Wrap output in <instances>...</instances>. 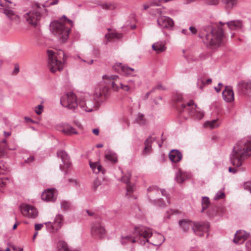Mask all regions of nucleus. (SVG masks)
I'll use <instances>...</instances> for the list:
<instances>
[{
  "instance_id": "7",
  "label": "nucleus",
  "mask_w": 251,
  "mask_h": 251,
  "mask_svg": "<svg viewBox=\"0 0 251 251\" xmlns=\"http://www.w3.org/2000/svg\"><path fill=\"white\" fill-rule=\"evenodd\" d=\"M102 78L106 80L105 82L111 85L112 89L115 91H118L120 89L128 92H131L133 90V85H130L126 83H123L119 77L117 75H103Z\"/></svg>"
},
{
  "instance_id": "60",
  "label": "nucleus",
  "mask_w": 251,
  "mask_h": 251,
  "mask_svg": "<svg viewBox=\"0 0 251 251\" xmlns=\"http://www.w3.org/2000/svg\"><path fill=\"white\" fill-rule=\"evenodd\" d=\"M126 84H128V85H133V89L134 90L135 89V82H134V81H133V80H132L131 79L128 80L126 82Z\"/></svg>"
},
{
  "instance_id": "24",
  "label": "nucleus",
  "mask_w": 251,
  "mask_h": 251,
  "mask_svg": "<svg viewBox=\"0 0 251 251\" xmlns=\"http://www.w3.org/2000/svg\"><path fill=\"white\" fill-rule=\"evenodd\" d=\"M231 30L241 29L243 26V24L241 20H232L226 23Z\"/></svg>"
},
{
  "instance_id": "47",
  "label": "nucleus",
  "mask_w": 251,
  "mask_h": 251,
  "mask_svg": "<svg viewBox=\"0 0 251 251\" xmlns=\"http://www.w3.org/2000/svg\"><path fill=\"white\" fill-rule=\"evenodd\" d=\"M101 184V181L99 179H96L93 182V188L96 190L97 188Z\"/></svg>"
},
{
  "instance_id": "33",
  "label": "nucleus",
  "mask_w": 251,
  "mask_h": 251,
  "mask_svg": "<svg viewBox=\"0 0 251 251\" xmlns=\"http://www.w3.org/2000/svg\"><path fill=\"white\" fill-rule=\"evenodd\" d=\"M225 7L231 9L237 5V0H222Z\"/></svg>"
},
{
  "instance_id": "46",
  "label": "nucleus",
  "mask_w": 251,
  "mask_h": 251,
  "mask_svg": "<svg viewBox=\"0 0 251 251\" xmlns=\"http://www.w3.org/2000/svg\"><path fill=\"white\" fill-rule=\"evenodd\" d=\"M243 187L244 189L249 191L251 193V181H248L244 182Z\"/></svg>"
},
{
  "instance_id": "48",
  "label": "nucleus",
  "mask_w": 251,
  "mask_h": 251,
  "mask_svg": "<svg viewBox=\"0 0 251 251\" xmlns=\"http://www.w3.org/2000/svg\"><path fill=\"white\" fill-rule=\"evenodd\" d=\"M44 106L40 104L38 105L37 107H36L35 112L37 115H40L42 113L43 111Z\"/></svg>"
},
{
  "instance_id": "31",
  "label": "nucleus",
  "mask_w": 251,
  "mask_h": 251,
  "mask_svg": "<svg viewBox=\"0 0 251 251\" xmlns=\"http://www.w3.org/2000/svg\"><path fill=\"white\" fill-rule=\"evenodd\" d=\"M220 124L221 123L219 122V120L217 119L209 121H206L204 123V126L210 129H214L218 127Z\"/></svg>"
},
{
  "instance_id": "64",
  "label": "nucleus",
  "mask_w": 251,
  "mask_h": 251,
  "mask_svg": "<svg viewBox=\"0 0 251 251\" xmlns=\"http://www.w3.org/2000/svg\"><path fill=\"white\" fill-rule=\"evenodd\" d=\"M151 6L150 5V3L148 1L147 3L143 4V8L145 10H147L148 8L151 7Z\"/></svg>"
},
{
  "instance_id": "34",
  "label": "nucleus",
  "mask_w": 251,
  "mask_h": 251,
  "mask_svg": "<svg viewBox=\"0 0 251 251\" xmlns=\"http://www.w3.org/2000/svg\"><path fill=\"white\" fill-rule=\"evenodd\" d=\"M187 178L186 174L182 172L181 171L179 170L176 175V179L178 183H181L184 181Z\"/></svg>"
},
{
  "instance_id": "55",
  "label": "nucleus",
  "mask_w": 251,
  "mask_h": 251,
  "mask_svg": "<svg viewBox=\"0 0 251 251\" xmlns=\"http://www.w3.org/2000/svg\"><path fill=\"white\" fill-rule=\"evenodd\" d=\"M34 157L33 156H30L28 158L25 160V162L26 163H29L34 161Z\"/></svg>"
},
{
  "instance_id": "30",
  "label": "nucleus",
  "mask_w": 251,
  "mask_h": 251,
  "mask_svg": "<svg viewBox=\"0 0 251 251\" xmlns=\"http://www.w3.org/2000/svg\"><path fill=\"white\" fill-rule=\"evenodd\" d=\"M194 223L190 221L185 220L179 221V225L184 231H187L190 227L193 228Z\"/></svg>"
},
{
  "instance_id": "21",
  "label": "nucleus",
  "mask_w": 251,
  "mask_h": 251,
  "mask_svg": "<svg viewBox=\"0 0 251 251\" xmlns=\"http://www.w3.org/2000/svg\"><path fill=\"white\" fill-rule=\"evenodd\" d=\"M156 140V138L151 136L149 137L145 141V147L142 152L143 155H146L150 153L152 151L151 145L153 141Z\"/></svg>"
},
{
  "instance_id": "16",
  "label": "nucleus",
  "mask_w": 251,
  "mask_h": 251,
  "mask_svg": "<svg viewBox=\"0 0 251 251\" xmlns=\"http://www.w3.org/2000/svg\"><path fill=\"white\" fill-rule=\"evenodd\" d=\"M113 68L117 73L126 76L132 75L134 71V69L123 65L120 63H116Z\"/></svg>"
},
{
  "instance_id": "12",
  "label": "nucleus",
  "mask_w": 251,
  "mask_h": 251,
  "mask_svg": "<svg viewBox=\"0 0 251 251\" xmlns=\"http://www.w3.org/2000/svg\"><path fill=\"white\" fill-rule=\"evenodd\" d=\"M157 195L159 194V190L156 186H153L150 187L148 189V197L151 201H153L154 203L158 205L160 207L165 206V203L162 202L161 199H156L153 195Z\"/></svg>"
},
{
  "instance_id": "53",
  "label": "nucleus",
  "mask_w": 251,
  "mask_h": 251,
  "mask_svg": "<svg viewBox=\"0 0 251 251\" xmlns=\"http://www.w3.org/2000/svg\"><path fill=\"white\" fill-rule=\"evenodd\" d=\"M8 180L7 178L0 179V187H3L6 185V181Z\"/></svg>"
},
{
  "instance_id": "4",
  "label": "nucleus",
  "mask_w": 251,
  "mask_h": 251,
  "mask_svg": "<svg viewBox=\"0 0 251 251\" xmlns=\"http://www.w3.org/2000/svg\"><path fill=\"white\" fill-rule=\"evenodd\" d=\"M132 236H122L121 243L126 245L129 243H135L139 242L141 245H144L149 242V238L152 235V229L144 226H135Z\"/></svg>"
},
{
  "instance_id": "57",
  "label": "nucleus",
  "mask_w": 251,
  "mask_h": 251,
  "mask_svg": "<svg viewBox=\"0 0 251 251\" xmlns=\"http://www.w3.org/2000/svg\"><path fill=\"white\" fill-rule=\"evenodd\" d=\"M43 226V224H37L35 225V229L36 230H40L42 227Z\"/></svg>"
},
{
  "instance_id": "26",
  "label": "nucleus",
  "mask_w": 251,
  "mask_h": 251,
  "mask_svg": "<svg viewBox=\"0 0 251 251\" xmlns=\"http://www.w3.org/2000/svg\"><path fill=\"white\" fill-rule=\"evenodd\" d=\"M170 159L174 162H179L182 157V153L177 150H173L169 154Z\"/></svg>"
},
{
  "instance_id": "42",
  "label": "nucleus",
  "mask_w": 251,
  "mask_h": 251,
  "mask_svg": "<svg viewBox=\"0 0 251 251\" xmlns=\"http://www.w3.org/2000/svg\"><path fill=\"white\" fill-rule=\"evenodd\" d=\"M71 204L69 201H63L61 202V207L64 211L68 210L70 209Z\"/></svg>"
},
{
  "instance_id": "56",
  "label": "nucleus",
  "mask_w": 251,
  "mask_h": 251,
  "mask_svg": "<svg viewBox=\"0 0 251 251\" xmlns=\"http://www.w3.org/2000/svg\"><path fill=\"white\" fill-rule=\"evenodd\" d=\"M246 247L248 251H251V240H249L246 243Z\"/></svg>"
},
{
  "instance_id": "9",
  "label": "nucleus",
  "mask_w": 251,
  "mask_h": 251,
  "mask_svg": "<svg viewBox=\"0 0 251 251\" xmlns=\"http://www.w3.org/2000/svg\"><path fill=\"white\" fill-rule=\"evenodd\" d=\"M60 103L63 106L72 110L75 109L79 106L76 97L73 92H68L62 96L60 99Z\"/></svg>"
},
{
  "instance_id": "8",
  "label": "nucleus",
  "mask_w": 251,
  "mask_h": 251,
  "mask_svg": "<svg viewBox=\"0 0 251 251\" xmlns=\"http://www.w3.org/2000/svg\"><path fill=\"white\" fill-rule=\"evenodd\" d=\"M176 107L177 109L179 110L180 112H182L185 109L187 108L191 116H193L199 120L201 119L204 116V113L202 111L199 110V108L197 107V105L194 104V102L193 100H191L189 101L186 105L182 103L180 105V107L178 104H177Z\"/></svg>"
},
{
  "instance_id": "14",
  "label": "nucleus",
  "mask_w": 251,
  "mask_h": 251,
  "mask_svg": "<svg viewBox=\"0 0 251 251\" xmlns=\"http://www.w3.org/2000/svg\"><path fill=\"white\" fill-rule=\"evenodd\" d=\"M158 25L163 29H172L174 22L171 18L167 16H160L157 20Z\"/></svg>"
},
{
  "instance_id": "63",
  "label": "nucleus",
  "mask_w": 251,
  "mask_h": 251,
  "mask_svg": "<svg viewBox=\"0 0 251 251\" xmlns=\"http://www.w3.org/2000/svg\"><path fill=\"white\" fill-rule=\"evenodd\" d=\"M5 153V148L1 149L0 148V158L3 156Z\"/></svg>"
},
{
  "instance_id": "58",
  "label": "nucleus",
  "mask_w": 251,
  "mask_h": 251,
  "mask_svg": "<svg viewBox=\"0 0 251 251\" xmlns=\"http://www.w3.org/2000/svg\"><path fill=\"white\" fill-rule=\"evenodd\" d=\"M189 30L193 34H195L197 32V29L194 26H190L189 27Z\"/></svg>"
},
{
  "instance_id": "54",
  "label": "nucleus",
  "mask_w": 251,
  "mask_h": 251,
  "mask_svg": "<svg viewBox=\"0 0 251 251\" xmlns=\"http://www.w3.org/2000/svg\"><path fill=\"white\" fill-rule=\"evenodd\" d=\"M153 88H155V90L156 89L163 90H166V89L164 87H163L161 84H157L155 87H153Z\"/></svg>"
},
{
  "instance_id": "41",
  "label": "nucleus",
  "mask_w": 251,
  "mask_h": 251,
  "mask_svg": "<svg viewBox=\"0 0 251 251\" xmlns=\"http://www.w3.org/2000/svg\"><path fill=\"white\" fill-rule=\"evenodd\" d=\"M105 158L112 162L115 163L117 161V158L115 154L109 153L105 155Z\"/></svg>"
},
{
  "instance_id": "19",
  "label": "nucleus",
  "mask_w": 251,
  "mask_h": 251,
  "mask_svg": "<svg viewBox=\"0 0 251 251\" xmlns=\"http://www.w3.org/2000/svg\"><path fill=\"white\" fill-rule=\"evenodd\" d=\"M131 174L129 172L124 175L122 178L121 181L126 183V195H130L134 190V184H131L130 182V179L131 178Z\"/></svg>"
},
{
  "instance_id": "13",
  "label": "nucleus",
  "mask_w": 251,
  "mask_h": 251,
  "mask_svg": "<svg viewBox=\"0 0 251 251\" xmlns=\"http://www.w3.org/2000/svg\"><path fill=\"white\" fill-rule=\"evenodd\" d=\"M20 210L22 214L26 217L35 218L38 214L37 209L33 206L29 204H25L20 206Z\"/></svg>"
},
{
  "instance_id": "6",
  "label": "nucleus",
  "mask_w": 251,
  "mask_h": 251,
  "mask_svg": "<svg viewBox=\"0 0 251 251\" xmlns=\"http://www.w3.org/2000/svg\"><path fill=\"white\" fill-rule=\"evenodd\" d=\"M50 25L52 34L60 42L62 43L66 42L68 39L71 31V27H67L65 24L58 21H54L51 23Z\"/></svg>"
},
{
  "instance_id": "38",
  "label": "nucleus",
  "mask_w": 251,
  "mask_h": 251,
  "mask_svg": "<svg viewBox=\"0 0 251 251\" xmlns=\"http://www.w3.org/2000/svg\"><path fill=\"white\" fill-rule=\"evenodd\" d=\"M156 240L154 241L152 244L154 246H160L165 241L164 237L161 234L157 233L156 235Z\"/></svg>"
},
{
  "instance_id": "29",
  "label": "nucleus",
  "mask_w": 251,
  "mask_h": 251,
  "mask_svg": "<svg viewBox=\"0 0 251 251\" xmlns=\"http://www.w3.org/2000/svg\"><path fill=\"white\" fill-rule=\"evenodd\" d=\"M57 249L58 251H79L77 250H71L68 244L63 240H60L57 243Z\"/></svg>"
},
{
  "instance_id": "1",
  "label": "nucleus",
  "mask_w": 251,
  "mask_h": 251,
  "mask_svg": "<svg viewBox=\"0 0 251 251\" xmlns=\"http://www.w3.org/2000/svg\"><path fill=\"white\" fill-rule=\"evenodd\" d=\"M251 155V145L247 140H241L234 147L230 156L231 163L236 167L242 166L243 161Z\"/></svg>"
},
{
  "instance_id": "37",
  "label": "nucleus",
  "mask_w": 251,
  "mask_h": 251,
  "mask_svg": "<svg viewBox=\"0 0 251 251\" xmlns=\"http://www.w3.org/2000/svg\"><path fill=\"white\" fill-rule=\"evenodd\" d=\"M210 202L208 197H202L201 200V212H203L210 205Z\"/></svg>"
},
{
  "instance_id": "17",
  "label": "nucleus",
  "mask_w": 251,
  "mask_h": 251,
  "mask_svg": "<svg viewBox=\"0 0 251 251\" xmlns=\"http://www.w3.org/2000/svg\"><path fill=\"white\" fill-rule=\"evenodd\" d=\"M209 225L206 223H194L193 226L194 232L199 236H202L205 231L207 230Z\"/></svg>"
},
{
  "instance_id": "10",
  "label": "nucleus",
  "mask_w": 251,
  "mask_h": 251,
  "mask_svg": "<svg viewBox=\"0 0 251 251\" xmlns=\"http://www.w3.org/2000/svg\"><path fill=\"white\" fill-rule=\"evenodd\" d=\"M63 216L61 214H57L53 223L50 222L45 223L47 229L50 233H54L58 231L62 226Z\"/></svg>"
},
{
  "instance_id": "61",
  "label": "nucleus",
  "mask_w": 251,
  "mask_h": 251,
  "mask_svg": "<svg viewBox=\"0 0 251 251\" xmlns=\"http://www.w3.org/2000/svg\"><path fill=\"white\" fill-rule=\"evenodd\" d=\"M69 182L70 183H74L75 186H77L79 184V182L76 179H69Z\"/></svg>"
},
{
  "instance_id": "2",
  "label": "nucleus",
  "mask_w": 251,
  "mask_h": 251,
  "mask_svg": "<svg viewBox=\"0 0 251 251\" xmlns=\"http://www.w3.org/2000/svg\"><path fill=\"white\" fill-rule=\"evenodd\" d=\"M58 0H52L49 4L46 3L35 2L31 4L30 9L24 15L27 23L34 26H36L42 16L47 13L46 7L57 4Z\"/></svg>"
},
{
  "instance_id": "23",
  "label": "nucleus",
  "mask_w": 251,
  "mask_h": 251,
  "mask_svg": "<svg viewBox=\"0 0 251 251\" xmlns=\"http://www.w3.org/2000/svg\"><path fill=\"white\" fill-rule=\"evenodd\" d=\"M224 100L226 102H231L234 99V93L232 89L226 86L224 91L222 93Z\"/></svg>"
},
{
  "instance_id": "22",
  "label": "nucleus",
  "mask_w": 251,
  "mask_h": 251,
  "mask_svg": "<svg viewBox=\"0 0 251 251\" xmlns=\"http://www.w3.org/2000/svg\"><path fill=\"white\" fill-rule=\"evenodd\" d=\"M41 197L43 200L46 201H54L56 199L53 189L45 190L43 192Z\"/></svg>"
},
{
  "instance_id": "11",
  "label": "nucleus",
  "mask_w": 251,
  "mask_h": 251,
  "mask_svg": "<svg viewBox=\"0 0 251 251\" xmlns=\"http://www.w3.org/2000/svg\"><path fill=\"white\" fill-rule=\"evenodd\" d=\"M108 91V88L105 86H99L95 88L93 98L98 105H100L105 100Z\"/></svg>"
},
{
  "instance_id": "28",
  "label": "nucleus",
  "mask_w": 251,
  "mask_h": 251,
  "mask_svg": "<svg viewBox=\"0 0 251 251\" xmlns=\"http://www.w3.org/2000/svg\"><path fill=\"white\" fill-rule=\"evenodd\" d=\"M57 156L61 159L64 165H67V167L70 166L69 157L66 151L63 150L59 151H57Z\"/></svg>"
},
{
  "instance_id": "32",
  "label": "nucleus",
  "mask_w": 251,
  "mask_h": 251,
  "mask_svg": "<svg viewBox=\"0 0 251 251\" xmlns=\"http://www.w3.org/2000/svg\"><path fill=\"white\" fill-rule=\"evenodd\" d=\"M90 166L91 169L93 170L94 173L98 174L101 172L102 174H104V170L102 169L101 165L99 162L95 163L90 162Z\"/></svg>"
},
{
  "instance_id": "18",
  "label": "nucleus",
  "mask_w": 251,
  "mask_h": 251,
  "mask_svg": "<svg viewBox=\"0 0 251 251\" xmlns=\"http://www.w3.org/2000/svg\"><path fill=\"white\" fill-rule=\"evenodd\" d=\"M97 103H94L91 100H82L79 102V106L86 112H91L94 110L95 106H99Z\"/></svg>"
},
{
  "instance_id": "49",
  "label": "nucleus",
  "mask_w": 251,
  "mask_h": 251,
  "mask_svg": "<svg viewBox=\"0 0 251 251\" xmlns=\"http://www.w3.org/2000/svg\"><path fill=\"white\" fill-rule=\"evenodd\" d=\"M225 196V194L223 192L221 191H219L215 196L214 200H217L220 199H222Z\"/></svg>"
},
{
  "instance_id": "36",
  "label": "nucleus",
  "mask_w": 251,
  "mask_h": 251,
  "mask_svg": "<svg viewBox=\"0 0 251 251\" xmlns=\"http://www.w3.org/2000/svg\"><path fill=\"white\" fill-rule=\"evenodd\" d=\"M123 37V34L121 33H118L117 32H111L108 34L105 35V38L107 40L110 41L113 39H121Z\"/></svg>"
},
{
  "instance_id": "59",
  "label": "nucleus",
  "mask_w": 251,
  "mask_h": 251,
  "mask_svg": "<svg viewBox=\"0 0 251 251\" xmlns=\"http://www.w3.org/2000/svg\"><path fill=\"white\" fill-rule=\"evenodd\" d=\"M161 191V193L162 194V195L163 196H166V198L167 199V202L168 203V204L170 203V201L169 200V198H168V195H167L166 193V191L164 189H162L160 190Z\"/></svg>"
},
{
  "instance_id": "35",
  "label": "nucleus",
  "mask_w": 251,
  "mask_h": 251,
  "mask_svg": "<svg viewBox=\"0 0 251 251\" xmlns=\"http://www.w3.org/2000/svg\"><path fill=\"white\" fill-rule=\"evenodd\" d=\"M62 132L66 135L77 134V132L75 130V129L72 126H67L66 127H64L63 129L62 130Z\"/></svg>"
},
{
  "instance_id": "5",
  "label": "nucleus",
  "mask_w": 251,
  "mask_h": 251,
  "mask_svg": "<svg viewBox=\"0 0 251 251\" xmlns=\"http://www.w3.org/2000/svg\"><path fill=\"white\" fill-rule=\"evenodd\" d=\"M47 52L48 67L50 71L52 73H54L57 71H62L67 59V56L65 55L64 51L59 50L54 51L52 50H48Z\"/></svg>"
},
{
  "instance_id": "39",
  "label": "nucleus",
  "mask_w": 251,
  "mask_h": 251,
  "mask_svg": "<svg viewBox=\"0 0 251 251\" xmlns=\"http://www.w3.org/2000/svg\"><path fill=\"white\" fill-rule=\"evenodd\" d=\"M212 82V79L211 78L207 79L205 82L201 78H199L197 80V85L199 88L201 89H202L203 86L206 84H209Z\"/></svg>"
},
{
  "instance_id": "40",
  "label": "nucleus",
  "mask_w": 251,
  "mask_h": 251,
  "mask_svg": "<svg viewBox=\"0 0 251 251\" xmlns=\"http://www.w3.org/2000/svg\"><path fill=\"white\" fill-rule=\"evenodd\" d=\"M101 7L105 10H111L115 8V4L111 3L104 2L100 4Z\"/></svg>"
},
{
  "instance_id": "27",
  "label": "nucleus",
  "mask_w": 251,
  "mask_h": 251,
  "mask_svg": "<svg viewBox=\"0 0 251 251\" xmlns=\"http://www.w3.org/2000/svg\"><path fill=\"white\" fill-rule=\"evenodd\" d=\"M152 49L157 53H160L166 50V47L163 42H157L152 45Z\"/></svg>"
},
{
  "instance_id": "50",
  "label": "nucleus",
  "mask_w": 251,
  "mask_h": 251,
  "mask_svg": "<svg viewBox=\"0 0 251 251\" xmlns=\"http://www.w3.org/2000/svg\"><path fill=\"white\" fill-rule=\"evenodd\" d=\"M206 2L208 5H215L218 4L219 0H206Z\"/></svg>"
},
{
  "instance_id": "52",
  "label": "nucleus",
  "mask_w": 251,
  "mask_h": 251,
  "mask_svg": "<svg viewBox=\"0 0 251 251\" xmlns=\"http://www.w3.org/2000/svg\"><path fill=\"white\" fill-rule=\"evenodd\" d=\"M8 245L12 249V250L14 251H23V248L16 247L14 245H10L9 244H8Z\"/></svg>"
},
{
  "instance_id": "15",
  "label": "nucleus",
  "mask_w": 251,
  "mask_h": 251,
  "mask_svg": "<svg viewBox=\"0 0 251 251\" xmlns=\"http://www.w3.org/2000/svg\"><path fill=\"white\" fill-rule=\"evenodd\" d=\"M91 234L95 238L101 239L105 235V230L100 223H96L92 226Z\"/></svg>"
},
{
  "instance_id": "51",
  "label": "nucleus",
  "mask_w": 251,
  "mask_h": 251,
  "mask_svg": "<svg viewBox=\"0 0 251 251\" xmlns=\"http://www.w3.org/2000/svg\"><path fill=\"white\" fill-rule=\"evenodd\" d=\"M182 96L181 94H176L174 98V100L175 101H176V102L181 101H182Z\"/></svg>"
},
{
  "instance_id": "3",
  "label": "nucleus",
  "mask_w": 251,
  "mask_h": 251,
  "mask_svg": "<svg viewBox=\"0 0 251 251\" xmlns=\"http://www.w3.org/2000/svg\"><path fill=\"white\" fill-rule=\"evenodd\" d=\"M201 34L205 35L203 43L209 46H219L222 44L223 31L215 24H210L202 27Z\"/></svg>"
},
{
  "instance_id": "45",
  "label": "nucleus",
  "mask_w": 251,
  "mask_h": 251,
  "mask_svg": "<svg viewBox=\"0 0 251 251\" xmlns=\"http://www.w3.org/2000/svg\"><path fill=\"white\" fill-rule=\"evenodd\" d=\"M150 5L151 7L153 6H159L161 5V2L160 0H151L149 1Z\"/></svg>"
},
{
  "instance_id": "43",
  "label": "nucleus",
  "mask_w": 251,
  "mask_h": 251,
  "mask_svg": "<svg viewBox=\"0 0 251 251\" xmlns=\"http://www.w3.org/2000/svg\"><path fill=\"white\" fill-rule=\"evenodd\" d=\"M3 13L9 19H13V17L15 16L14 12L8 8H4L3 9Z\"/></svg>"
},
{
  "instance_id": "44",
  "label": "nucleus",
  "mask_w": 251,
  "mask_h": 251,
  "mask_svg": "<svg viewBox=\"0 0 251 251\" xmlns=\"http://www.w3.org/2000/svg\"><path fill=\"white\" fill-rule=\"evenodd\" d=\"M136 120L140 125H144L145 124V119L144 118L143 114L140 113L138 114Z\"/></svg>"
},
{
  "instance_id": "25",
  "label": "nucleus",
  "mask_w": 251,
  "mask_h": 251,
  "mask_svg": "<svg viewBox=\"0 0 251 251\" xmlns=\"http://www.w3.org/2000/svg\"><path fill=\"white\" fill-rule=\"evenodd\" d=\"M238 89L242 92L251 91V81H240L238 83Z\"/></svg>"
},
{
  "instance_id": "62",
  "label": "nucleus",
  "mask_w": 251,
  "mask_h": 251,
  "mask_svg": "<svg viewBox=\"0 0 251 251\" xmlns=\"http://www.w3.org/2000/svg\"><path fill=\"white\" fill-rule=\"evenodd\" d=\"M223 86V84L221 83H219L218 84V87H215V90H216V91L218 93H219L221 90V86Z\"/></svg>"
},
{
  "instance_id": "20",
  "label": "nucleus",
  "mask_w": 251,
  "mask_h": 251,
  "mask_svg": "<svg viewBox=\"0 0 251 251\" xmlns=\"http://www.w3.org/2000/svg\"><path fill=\"white\" fill-rule=\"evenodd\" d=\"M249 233L245 231L239 230L235 234L233 242L237 244H242L249 237Z\"/></svg>"
}]
</instances>
